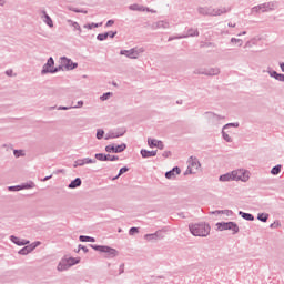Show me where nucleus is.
Segmentation results:
<instances>
[{
  "mask_svg": "<svg viewBox=\"0 0 284 284\" xmlns=\"http://www.w3.org/2000/svg\"><path fill=\"white\" fill-rule=\"evenodd\" d=\"M190 231L193 236H207V234H210V225L194 224L190 226Z\"/></svg>",
  "mask_w": 284,
  "mask_h": 284,
  "instance_id": "f257e3e1",
  "label": "nucleus"
},
{
  "mask_svg": "<svg viewBox=\"0 0 284 284\" xmlns=\"http://www.w3.org/2000/svg\"><path fill=\"white\" fill-rule=\"evenodd\" d=\"M270 10H274V3L273 2L260 4L257 7H253L251 12H252V14H258V12H270Z\"/></svg>",
  "mask_w": 284,
  "mask_h": 284,
  "instance_id": "f03ea898",
  "label": "nucleus"
},
{
  "mask_svg": "<svg viewBox=\"0 0 284 284\" xmlns=\"http://www.w3.org/2000/svg\"><path fill=\"white\" fill-rule=\"evenodd\" d=\"M93 250L97 252H103L104 254H108V256L114 257L119 254V251L116 248H112L110 246H99V245H93Z\"/></svg>",
  "mask_w": 284,
  "mask_h": 284,
  "instance_id": "7ed1b4c3",
  "label": "nucleus"
},
{
  "mask_svg": "<svg viewBox=\"0 0 284 284\" xmlns=\"http://www.w3.org/2000/svg\"><path fill=\"white\" fill-rule=\"evenodd\" d=\"M234 181H250V172L246 170H235L233 171Z\"/></svg>",
  "mask_w": 284,
  "mask_h": 284,
  "instance_id": "20e7f679",
  "label": "nucleus"
},
{
  "mask_svg": "<svg viewBox=\"0 0 284 284\" xmlns=\"http://www.w3.org/2000/svg\"><path fill=\"white\" fill-rule=\"evenodd\" d=\"M217 230H231L233 232V234H236V232H239V226L236 224H234V222H222V223H217L216 224Z\"/></svg>",
  "mask_w": 284,
  "mask_h": 284,
  "instance_id": "39448f33",
  "label": "nucleus"
},
{
  "mask_svg": "<svg viewBox=\"0 0 284 284\" xmlns=\"http://www.w3.org/2000/svg\"><path fill=\"white\" fill-rule=\"evenodd\" d=\"M50 72L51 74H54V72H59V69H54V59L49 58L48 62L43 65L42 74H48Z\"/></svg>",
  "mask_w": 284,
  "mask_h": 284,
  "instance_id": "423d86ee",
  "label": "nucleus"
},
{
  "mask_svg": "<svg viewBox=\"0 0 284 284\" xmlns=\"http://www.w3.org/2000/svg\"><path fill=\"white\" fill-rule=\"evenodd\" d=\"M77 63H73L72 60L68 58H61L59 70H74Z\"/></svg>",
  "mask_w": 284,
  "mask_h": 284,
  "instance_id": "0eeeda50",
  "label": "nucleus"
},
{
  "mask_svg": "<svg viewBox=\"0 0 284 284\" xmlns=\"http://www.w3.org/2000/svg\"><path fill=\"white\" fill-rule=\"evenodd\" d=\"M199 168H201V163L196 158H191L189 160V171L191 174H194L197 172Z\"/></svg>",
  "mask_w": 284,
  "mask_h": 284,
  "instance_id": "6e6552de",
  "label": "nucleus"
},
{
  "mask_svg": "<svg viewBox=\"0 0 284 284\" xmlns=\"http://www.w3.org/2000/svg\"><path fill=\"white\" fill-rule=\"evenodd\" d=\"M125 148H126L125 144H120V145H116V146L110 144V145H106V146H105V151H106V152H115V153H119V152H123V151L125 150Z\"/></svg>",
  "mask_w": 284,
  "mask_h": 284,
  "instance_id": "1a4fd4ad",
  "label": "nucleus"
},
{
  "mask_svg": "<svg viewBox=\"0 0 284 284\" xmlns=\"http://www.w3.org/2000/svg\"><path fill=\"white\" fill-rule=\"evenodd\" d=\"M38 245H40V242H36L29 246H24L22 250L19 251V254H22V256H26V254H30V252H32V250L38 247Z\"/></svg>",
  "mask_w": 284,
  "mask_h": 284,
  "instance_id": "9d476101",
  "label": "nucleus"
},
{
  "mask_svg": "<svg viewBox=\"0 0 284 284\" xmlns=\"http://www.w3.org/2000/svg\"><path fill=\"white\" fill-rule=\"evenodd\" d=\"M120 54H124L125 57H128L129 59H138L139 58V52L134 49L131 50H123L120 52Z\"/></svg>",
  "mask_w": 284,
  "mask_h": 284,
  "instance_id": "9b49d317",
  "label": "nucleus"
},
{
  "mask_svg": "<svg viewBox=\"0 0 284 284\" xmlns=\"http://www.w3.org/2000/svg\"><path fill=\"white\" fill-rule=\"evenodd\" d=\"M148 143H149V146L151 148H159V150H163V142L159 140L149 139Z\"/></svg>",
  "mask_w": 284,
  "mask_h": 284,
  "instance_id": "f8f14e48",
  "label": "nucleus"
},
{
  "mask_svg": "<svg viewBox=\"0 0 284 284\" xmlns=\"http://www.w3.org/2000/svg\"><path fill=\"white\" fill-rule=\"evenodd\" d=\"M178 174H181V169H179L178 166L176 168H173L172 171H169L165 173V178L166 179H174V176H176Z\"/></svg>",
  "mask_w": 284,
  "mask_h": 284,
  "instance_id": "ddd939ff",
  "label": "nucleus"
},
{
  "mask_svg": "<svg viewBox=\"0 0 284 284\" xmlns=\"http://www.w3.org/2000/svg\"><path fill=\"white\" fill-rule=\"evenodd\" d=\"M34 187V184H26V185H18V186H10L9 190H13L14 192H19V190H31Z\"/></svg>",
  "mask_w": 284,
  "mask_h": 284,
  "instance_id": "4468645a",
  "label": "nucleus"
},
{
  "mask_svg": "<svg viewBox=\"0 0 284 284\" xmlns=\"http://www.w3.org/2000/svg\"><path fill=\"white\" fill-rule=\"evenodd\" d=\"M69 268H70V266H69V264L65 260H62L58 265V271L59 272H63V271L69 270Z\"/></svg>",
  "mask_w": 284,
  "mask_h": 284,
  "instance_id": "2eb2a0df",
  "label": "nucleus"
},
{
  "mask_svg": "<svg viewBox=\"0 0 284 284\" xmlns=\"http://www.w3.org/2000/svg\"><path fill=\"white\" fill-rule=\"evenodd\" d=\"M220 181H234V171L220 176Z\"/></svg>",
  "mask_w": 284,
  "mask_h": 284,
  "instance_id": "dca6fc26",
  "label": "nucleus"
},
{
  "mask_svg": "<svg viewBox=\"0 0 284 284\" xmlns=\"http://www.w3.org/2000/svg\"><path fill=\"white\" fill-rule=\"evenodd\" d=\"M141 154L143 156V159H148L150 156H156V151L142 150Z\"/></svg>",
  "mask_w": 284,
  "mask_h": 284,
  "instance_id": "f3484780",
  "label": "nucleus"
},
{
  "mask_svg": "<svg viewBox=\"0 0 284 284\" xmlns=\"http://www.w3.org/2000/svg\"><path fill=\"white\" fill-rule=\"evenodd\" d=\"M11 241H13L16 245H28V243H30L29 241L19 240V237H14V236H11Z\"/></svg>",
  "mask_w": 284,
  "mask_h": 284,
  "instance_id": "a211bd4d",
  "label": "nucleus"
},
{
  "mask_svg": "<svg viewBox=\"0 0 284 284\" xmlns=\"http://www.w3.org/2000/svg\"><path fill=\"white\" fill-rule=\"evenodd\" d=\"M225 12H227V9L223 8V9H215L211 12V14H213L214 17H219L221 14H225Z\"/></svg>",
  "mask_w": 284,
  "mask_h": 284,
  "instance_id": "6ab92c4d",
  "label": "nucleus"
},
{
  "mask_svg": "<svg viewBox=\"0 0 284 284\" xmlns=\"http://www.w3.org/2000/svg\"><path fill=\"white\" fill-rule=\"evenodd\" d=\"M44 23H47V26H49V28H54V23L52 22V18H50V16H48L44 12Z\"/></svg>",
  "mask_w": 284,
  "mask_h": 284,
  "instance_id": "aec40b11",
  "label": "nucleus"
},
{
  "mask_svg": "<svg viewBox=\"0 0 284 284\" xmlns=\"http://www.w3.org/2000/svg\"><path fill=\"white\" fill-rule=\"evenodd\" d=\"M67 262V264L69 265V267H72V265H77V263L80 262V260L78 258H73V257H69L64 260Z\"/></svg>",
  "mask_w": 284,
  "mask_h": 284,
  "instance_id": "412c9836",
  "label": "nucleus"
},
{
  "mask_svg": "<svg viewBox=\"0 0 284 284\" xmlns=\"http://www.w3.org/2000/svg\"><path fill=\"white\" fill-rule=\"evenodd\" d=\"M81 186V180L79 178H77L75 180H73L70 184L69 187L74 189V187H79Z\"/></svg>",
  "mask_w": 284,
  "mask_h": 284,
  "instance_id": "4be33fe9",
  "label": "nucleus"
},
{
  "mask_svg": "<svg viewBox=\"0 0 284 284\" xmlns=\"http://www.w3.org/2000/svg\"><path fill=\"white\" fill-rule=\"evenodd\" d=\"M144 239L146 241H156L159 239V233H154V234H146L144 235Z\"/></svg>",
  "mask_w": 284,
  "mask_h": 284,
  "instance_id": "5701e85b",
  "label": "nucleus"
},
{
  "mask_svg": "<svg viewBox=\"0 0 284 284\" xmlns=\"http://www.w3.org/2000/svg\"><path fill=\"white\" fill-rule=\"evenodd\" d=\"M80 241H82V243H85V241H89L90 243H94V237L81 235Z\"/></svg>",
  "mask_w": 284,
  "mask_h": 284,
  "instance_id": "b1692460",
  "label": "nucleus"
},
{
  "mask_svg": "<svg viewBox=\"0 0 284 284\" xmlns=\"http://www.w3.org/2000/svg\"><path fill=\"white\" fill-rule=\"evenodd\" d=\"M95 159H98V161H106L108 155L98 153V154H95Z\"/></svg>",
  "mask_w": 284,
  "mask_h": 284,
  "instance_id": "393cba45",
  "label": "nucleus"
},
{
  "mask_svg": "<svg viewBox=\"0 0 284 284\" xmlns=\"http://www.w3.org/2000/svg\"><path fill=\"white\" fill-rule=\"evenodd\" d=\"M281 173V165H276L271 170V174H280Z\"/></svg>",
  "mask_w": 284,
  "mask_h": 284,
  "instance_id": "a878e982",
  "label": "nucleus"
},
{
  "mask_svg": "<svg viewBox=\"0 0 284 284\" xmlns=\"http://www.w3.org/2000/svg\"><path fill=\"white\" fill-rule=\"evenodd\" d=\"M108 37H110V33H100V34H98L99 41H105V39H108Z\"/></svg>",
  "mask_w": 284,
  "mask_h": 284,
  "instance_id": "bb28decb",
  "label": "nucleus"
},
{
  "mask_svg": "<svg viewBox=\"0 0 284 284\" xmlns=\"http://www.w3.org/2000/svg\"><path fill=\"white\" fill-rule=\"evenodd\" d=\"M71 26H72L73 30H78L79 34H81V26H79V23L71 22Z\"/></svg>",
  "mask_w": 284,
  "mask_h": 284,
  "instance_id": "cd10ccee",
  "label": "nucleus"
},
{
  "mask_svg": "<svg viewBox=\"0 0 284 284\" xmlns=\"http://www.w3.org/2000/svg\"><path fill=\"white\" fill-rule=\"evenodd\" d=\"M243 219L246 221H254V216L250 213H243Z\"/></svg>",
  "mask_w": 284,
  "mask_h": 284,
  "instance_id": "c85d7f7f",
  "label": "nucleus"
},
{
  "mask_svg": "<svg viewBox=\"0 0 284 284\" xmlns=\"http://www.w3.org/2000/svg\"><path fill=\"white\" fill-rule=\"evenodd\" d=\"M258 221H263V223L267 222V214L262 213L257 216Z\"/></svg>",
  "mask_w": 284,
  "mask_h": 284,
  "instance_id": "c756f323",
  "label": "nucleus"
},
{
  "mask_svg": "<svg viewBox=\"0 0 284 284\" xmlns=\"http://www.w3.org/2000/svg\"><path fill=\"white\" fill-rule=\"evenodd\" d=\"M106 161H119V156L108 154L106 155Z\"/></svg>",
  "mask_w": 284,
  "mask_h": 284,
  "instance_id": "7c9ffc66",
  "label": "nucleus"
},
{
  "mask_svg": "<svg viewBox=\"0 0 284 284\" xmlns=\"http://www.w3.org/2000/svg\"><path fill=\"white\" fill-rule=\"evenodd\" d=\"M129 234H130L131 236H134V234H139V229H136V227H131L130 231H129Z\"/></svg>",
  "mask_w": 284,
  "mask_h": 284,
  "instance_id": "2f4dec72",
  "label": "nucleus"
},
{
  "mask_svg": "<svg viewBox=\"0 0 284 284\" xmlns=\"http://www.w3.org/2000/svg\"><path fill=\"white\" fill-rule=\"evenodd\" d=\"M13 154L14 156L19 158V156H23L24 153H23V150H16Z\"/></svg>",
  "mask_w": 284,
  "mask_h": 284,
  "instance_id": "473e14b6",
  "label": "nucleus"
},
{
  "mask_svg": "<svg viewBox=\"0 0 284 284\" xmlns=\"http://www.w3.org/2000/svg\"><path fill=\"white\" fill-rule=\"evenodd\" d=\"M84 163H85V165H88V164H90V163H97V161H94V160H92V159H90V158H85V159H84Z\"/></svg>",
  "mask_w": 284,
  "mask_h": 284,
  "instance_id": "72a5a7b5",
  "label": "nucleus"
},
{
  "mask_svg": "<svg viewBox=\"0 0 284 284\" xmlns=\"http://www.w3.org/2000/svg\"><path fill=\"white\" fill-rule=\"evenodd\" d=\"M103 134H104L103 130H99L97 132V139H103Z\"/></svg>",
  "mask_w": 284,
  "mask_h": 284,
  "instance_id": "f704fd0d",
  "label": "nucleus"
},
{
  "mask_svg": "<svg viewBox=\"0 0 284 284\" xmlns=\"http://www.w3.org/2000/svg\"><path fill=\"white\" fill-rule=\"evenodd\" d=\"M99 26H103V23H100V24L92 23V24L87 26V28H89V30H92V28H99Z\"/></svg>",
  "mask_w": 284,
  "mask_h": 284,
  "instance_id": "c9c22d12",
  "label": "nucleus"
},
{
  "mask_svg": "<svg viewBox=\"0 0 284 284\" xmlns=\"http://www.w3.org/2000/svg\"><path fill=\"white\" fill-rule=\"evenodd\" d=\"M110 94H112V93L108 92V93L103 94V95L101 97V100H102V101H108V98L110 97Z\"/></svg>",
  "mask_w": 284,
  "mask_h": 284,
  "instance_id": "e433bc0d",
  "label": "nucleus"
},
{
  "mask_svg": "<svg viewBox=\"0 0 284 284\" xmlns=\"http://www.w3.org/2000/svg\"><path fill=\"white\" fill-rule=\"evenodd\" d=\"M223 136H224L225 141H227V142L232 141V138H230L229 134H225V131H223Z\"/></svg>",
  "mask_w": 284,
  "mask_h": 284,
  "instance_id": "4c0bfd02",
  "label": "nucleus"
},
{
  "mask_svg": "<svg viewBox=\"0 0 284 284\" xmlns=\"http://www.w3.org/2000/svg\"><path fill=\"white\" fill-rule=\"evenodd\" d=\"M125 172H128V168L124 166L120 169L119 176H121V174H125Z\"/></svg>",
  "mask_w": 284,
  "mask_h": 284,
  "instance_id": "58836bf2",
  "label": "nucleus"
},
{
  "mask_svg": "<svg viewBox=\"0 0 284 284\" xmlns=\"http://www.w3.org/2000/svg\"><path fill=\"white\" fill-rule=\"evenodd\" d=\"M130 10H142V9L138 4H133L130 7Z\"/></svg>",
  "mask_w": 284,
  "mask_h": 284,
  "instance_id": "ea45409f",
  "label": "nucleus"
},
{
  "mask_svg": "<svg viewBox=\"0 0 284 284\" xmlns=\"http://www.w3.org/2000/svg\"><path fill=\"white\" fill-rule=\"evenodd\" d=\"M111 26H114V20H109L106 22V28H110Z\"/></svg>",
  "mask_w": 284,
  "mask_h": 284,
  "instance_id": "a19ab883",
  "label": "nucleus"
},
{
  "mask_svg": "<svg viewBox=\"0 0 284 284\" xmlns=\"http://www.w3.org/2000/svg\"><path fill=\"white\" fill-rule=\"evenodd\" d=\"M78 165H85V160L83 159V160H79L78 161Z\"/></svg>",
  "mask_w": 284,
  "mask_h": 284,
  "instance_id": "79ce46f5",
  "label": "nucleus"
},
{
  "mask_svg": "<svg viewBox=\"0 0 284 284\" xmlns=\"http://www.w3.org/2000/svg\"><path fill=\"white\" fill-rule=\"evenodd\" d=\"M230 125H232L233 128H239V124H226V125L224 126V130H225L226 128H230Z\"/></svg>",
  "mask_w": 284,
  "mask_h": 284,
  "instance_id": "37998d69",
  "label": "nucleus"
},
{
  "mask_svg": "<svg viewBox=\"0 0 284 284\" xmlns=\"http://www.w3.org/2000/svg\"><path fill=\"white\" fill-rule=\"evenodd\" d=\"M109 37H111V39H114V37H116V32L109 33Z\"/></svg>",
  "mask_w": 284,
  "mask_h": 284,
  "instance_id": "c03bdc74",
  "label": "nucleus"
},
{
  "mask_svg": "<svg viewBox=\"0 0 284 284\" xmlns=\"http://www.w3.org/2000/svg\"><path fill=\"white\" fill-rule=\"evenodd\" d=\"M231 41H232V43H236V41H237V43H240V45H241V43H242L241 40H236V39H234V38H233Z\"/></svg>",
  "mask_w": 284,
  "mask_h": 284,
  "instance_id": "a18cd8bd",
  "label": "nucleus"
},
{
  "mask_svg": "<svg viewBox=\"0 0 284 284\" xmlns=\"http://www.w3.org/2000/svg\"><path fill=\"white\" fill-rule=\"evenodd\" d=\"M280 81H284V75L282 74V75H278V78H277Z\"/></svg>",
  "mask_w": 284,
  "mask_h": 284,
  "instance_id": "49530a36",
  "label": "nucleus"
},
{
  "mask_svg": "<svg viewBox=\"0 0 284 284\" xmlns=\"http://www.w3.org/2000/svg\"><path fill=\"white\" fill-rule=\"evenodd\" d=\"M49 179H52V175L44 178L42 181H49Z\"/></svg>",
  "mask_w": 284,
  "mask_h": 284,
  "instance_id": "de8ad7c7",
  "label": "nucleus"
},
{
  "mask_svg": "<svg viewBox=\"0 0 284 284\" xmlns=\"http://www.w3.org/2000/svg\"><path fill=\"white\" fill-rule=\"evenodd\" d=\"M211 74H219V70H215V72L211 73Z\"/></svg>",
  "mask_w": 284,
  "mask_h": 284,
  "instance_id": "09e8293b",
  "label": "nucleus"
},
{
  "mask_svg": "<svg viewBox=\"0 0 284 284\" xmlns=\"http://www.w3.org/2000/svg\"><path fill=\"white\" fill-rule=\"evenodd\" d=\"M7 74H9V75L12 74V71H7Z\"/></svg>",
  "mask_w": 284,
  "mask_h": 284,
  "instance_id": "8fccbe9b",
  "label": "nucleus"
},
{
  "mask_svg": "<svg viewBox=\"0 0 284 284\" xmlns=\"http://www.w3.org/2000/svg\"><path fill=\"white\" fill-rule=\"evenodd\" d=\"M79 105H83V102H79Z\"/></svg>",
  "mask_w": 284,
  "mask_h": 284,
  "instance_id": "3c124183",
  "label": "nucleus"
},
{
  "mask_svg": "<svg viewBox=\"0 0 284 284\" xmlns=\"http://www.w3.org/2000/svg\"><path fill=\"white\" fill-rule=\"evenodd\" d=\"M194 34H199V32L195 31Z\"/></svg>",
  "mask_w": 284,
  "mask_h": 284,
  "instance_id": "603ef678",
  "label": "nucleus"
}]
</instances>
